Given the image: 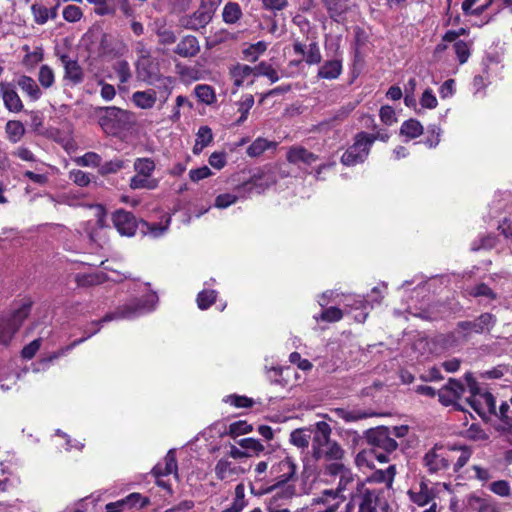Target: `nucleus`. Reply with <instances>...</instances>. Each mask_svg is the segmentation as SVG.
I'll list each match as a JSON object with an SVG mask.
<instances>
[{
    "instance_id": "4468645a",
    "label": "nucleus",
    "mask_w": 512,
    "mask_h": 512,
    "mask_svg": "<svg viewBox=\"0 0 512 512\" xmlns=\"http://www.w3.org/2000/svg\"><path fill=\"white\" fill-rule=\"evenodd\" d=\"M495 316L491 313H483L474 321H461L457 324L459 330L464 331L466 334L471 332L483 333L489 330L495 324Z\"/></svg>"
},
{
    "instance_id": "39448f33",
    "label": "nucleus",
    "mask_w": 512,
    "mask_h": 512,
    "mask_svg": "<svg viewBox=\"0 0 512 512\" xmlns=\"http://www.w3.org/2000/svg\"><path fill=\"white\" fill-rule=\"evenodd\" d=\"M32 302L28 301L22 304L13 313L0 317V343L8 345L17 331L20 329L23 321L29 316Z\"/></svg>"
},
{
    "instance_id": "9b49d317",
    "label": "nucleus",
    "mask_w": 512,
    "mask_h": 512,
    "mask_svg": "<svg viewBox=\"0 0 512 512\" xmlns=\"http://www.w3.org/2000/svg\"><path fill=\"white\" fill-rule=\"evenodd\" d=\"M214 472L218 480L230 482L245 473V470L228 458L223 457L215 464Z\"/></svg>"
},
{
    "instance_id": "423d86ee",
    "label": "nucleus",
    "mask_w": 512,
    "mask_h": 512,
    "mask_svg": "<svg viewBox=\"0 0 512 512\" xmlns=\"http://www.w3.org/2000/svg\"><path fill=\"white\" fill-rule=\"evenodd\" d=\"M378 136L361 132L356 135L355 142L341 157L344 165L352 166L362 163L368 156L370 148Z\"/></svg>"
},
{
    "instance_id": "864d4df0",
    "label": "nucleus",
    "mask_w": 512,
    "mask_h": 512,
    "mask_svg": "<svg viewBox=\"0 0 512 512\" xmlns=\"http://www.w3.org/2000/svg\"><path fill=\"white\" fill-rule=\"evenodd\" d=\"M476 512H501L499 503L492 499L476 498Z\"/></svg>"
},
{
    "instance_id": "09e8293b",
    "label": "nucleus",
    "mask_w": 512,
    "mask_h": 512,
    "mask_svg": "<svg viewBox=\"0 0 512 512\" xmlns=\"http://www.w3.org/2000/svg\"><path fill=\"white\" fill-rule=\"evenodd\" d=\"M198 99L206 104H211L215 99L214 90L209 85H197L194 89Z\"/></svg>"
},
{
    "instance_id": "c03bdc74",
    "label": "nucleus",
    "mask_w": 512,
    "mask_h": 512,
    "mask_svg": "<svg viewBox=\"0 0 512 512\" xmlns=\"http://www.w3.org/2000/svg\"><path fill=\"white\" fill-rule=\"evenodd\" d=\"M324 474L328 476H341L350 468L342 463V460H325Z\"/></svg>"
},
{
    "instance_id": "bf43d9fd",
    "label": "nucleus",
    "mask_w": 512,
    "mask_h": 512,
    "mask_svg": "<svg viewBox=\"0 0 512 512\" xmlns=\"http://www.w3.org/2000/svg\"><path fill=\"white\" fill-rule=\"evenodd\" d=\"M114 69L121 83L128 82L132 76L129 64L125 60L118 61L115 64Z\"/></svg>"
},
{
    "instance_id": "de8ad7c7",
    "label": "nucleus",
    "mask_w": 512,
    "mask_h": 512,
    "mask_svg": "<svg viewBox=\"0 0 512 512\" xmlns=\"http://www.w3.org/2000/svg\"><path fill=\"white\" fill-rule=\"evenodd\" d=\"M254 105V97L251 94L245 95L242 100L238 104V111L241 113V116L236 121L237 125L242 124L248 116L249 110Z\"/></svg>"
},
{
    "instance_id": "a18cd8bd",
    "label": "nucleus",
    "mask_w": 512,
    "mask_h": 512,
    "mask_svg": "<svg viewBox=\"0 0 512 512\" xmlns=\"http://www.w3.org/2000/svg\"><path fill=\"white\" fill-rule=\"evenodd\" d=\"M74 161L79 166L99 167L101 165L102 158L95 152H87L83 156L77 157Z\"/></svg>"
},
{
    "instance_id": "72a5a7b5",
    "label": "nucleus",
    "mask_w": 512,
    "mask_h": 512,
    "mask_svg": "<svg viewBox=\"0 0 512 512\" xmlns=\"http://www.w3.org/2000/svg\"><path fill=\"white\" fill-rule=\"evenodd\" d=\"M197 138L193 147L195 154L201 152L213 140L212 130L208 126H201L197 132Z\"/></svg>"
},
{
    "instance_id": "6ab92c4d",
    "label": "nucleus",
    "mask_w": 512,
    "mask_h": 512,
    "mask_svg": "<svg viewBox=\"0 0 512 512\" xmlns=\"http://www.w3.org/2000/svg\"><path fill=\"white\" fill-rule=\"evenodd\" d=\"M318 155L308 151L302 146H292L288 149L286 159L291 164L304 163L311 165L318 160Z\"/></svg>"
},
{
    "instance_id": "774afa93",
    "label": "nucleus",
    "mask_w": 512,
    "mask_h": 512,
    "mask_svg": "<svg viewBox=\"0 0 512 512\" xmlns=\"http://www.w3.org/2000/svg\"><path fill=\"white\" fill-rule=\"evenodd\" d=\"M453 47L460 63H465L470 55L467 43L462 40L456 41Z\"/></svg>"
},
{
    "instance_id": "2f4dec72",
    "label": "nucleus",
    "mask_w": 512,
    "mask_h": 512,
    "mask_svg": "<svg viewBox=\"0 0 512 512\" xmlns=\"http://www.w3.org/2000/svg\"><path fill=\"white\" fill-rule=\"evenodd\" d=\"M7 139L15 144L18 143L25 135L26 129L19 120H9L5 125Z\"/></svg>"
},
{
    "instance_id": "49530a36",
    "label": "nucleus",
    "mask_w": 512,
    "mask_h": 512,
    "mask_svg": "<svg viewBox=\"0 0 512 512\" xmlns=\"http://www.w3.org/2000/svg\"><path fill=\"white\" fill-rule=\"evenodd\" d=\"M38 81L43 88H50L55 81L53 69L48 65H42L39 69Z\"/></svg>"
},
{
    "instance_id": "ea45409f",
    "label": "nucleus",
    "mask_w": 512,
    "mask_h": 512,
    "mask_svg": "<svg viewBox=\"0 0 512 512\" xmlns=\"http://www.w3.org/2000/svg\"><path fill=\"white\" fill-rule=\"evenodd\" d=\"M275 143L270 142L264 138H257L252 144L247 148V154L250 157H258L263 154L270 147H274Z\"/></svg>"
},
{
    "instance_id": "5fc2aeb1",
    "label": "nucleus",
    "mask_w": 512,
    "mask_h": 512,
    "mask_svg": "<svg viewBox=\"0 0 512 512\" xmlns=\"http://www.w3.org/2000/svg\"><path fill=\"white\" fill-rule=\"evenodd\" d=\"M125 167V162L121 159H114L111 161H108L100 166L99 173L101 175H108L117 173L121 169Z\"/></svg>"
},
{
    "instance_id": "69168bd1",
    "label": "nucleus",
    "mask_w": 512,
    "mask_h": 512,
    "mask_svg": "<svg viewBox=\"0 0 512 512\" xmlns=\"http://www.w3.org/2000/svg\"><path fill=\"white\" fill-rule=\"evenodd\" d=\"M420 104L423 108L434 109L438 105L437 98L431 89H426L420 99Z\"/></svg>"
},
{
    "instance_id": "b1692460",
    "label": "nucleus",
    "mask_w": 512,
    "mask_h": 512,
    "mask_svg": "<svg viewBox=\"0 0 512 512\" xmlns=\"http://www.w3.org/2000/svg\"><path fill=\"white\" fill-rule=\"evenodd\" d=\"M314 437V424L293 430L290 433V442L301 449L308 448L310 439Z\"/></svg>"
},
{
    "instance_id": "7ed1b4c3",
    "label": "nucleus",
    "mask_w": 512,
    "mask_h": 512,
    "mask_svg": "<svg viewBox=\"0 0 512 512\" xmlns=\"http://www.w3.org/2000/svg\"><path fill=\"white\" fill-rule=\"evenodd\" d=\"M355 482V475L352 473L351 469H349L339 476V482L336 489H326L320 496L314 498L315 505L323 504L325 508L323 510L312 512H336L340 504L339 499L341 498L344 500L346 498L344 492L351 490Z\"/></svg>"
},
{
    "instance_id": "6e6552de",
    "label": "nucleus",
    "mask_w": 512,
    "mask_h": 512,
    "mask_svg": "<svg viewBox=\"0 0 512 512\" xmlns=\"http://www.w3.org/2000/svg\"><path fill=\"white\" fill-rule=\"evenodd\" d=\"M452 452L442 446L435 445L425 454L423 458L424 465L431 473L446 470L454 459Z\"/></svg>"
},
{
    "instance_id": "9d476101",
    "label": "nucleus",
    "mask_w": 512,
    "mask_h": 512,
    "mask_svg": "<svg viewBox=\"0 0 512 512\" xmlns=\"http://www.w3.org/2000/svg\"><path fill=\"white\" fill-rule=\"evenodd\" d=\"M383 491L365 488L361 490L358 512H377V509L386 508L387 503L383 500Z\"/></svg>"
},
{
    "instance_id": "f3484780",
    "label": "nucleus",
    "mask_w": 512,
    "mask_h": 512,
    "mask_svg": "<svg viewBox=\"0 0 512 512\" xmlns=\"http://www.w3.org/2000/svg\"><path fill=\"white\" fill-rule=\"evenodd\" d=\"M200 49L197 37L186 35L180 39L173 51L182 58H193L198 55Z\"/></svg>"
},
{
    "instance_id": "79ce46f5",
    "label": "nucleus",
    "mask_w": 512,
    "mask_h": 512,
    "mask_svg": "<svg viewBox=\"0 0 512 512\" xmlns=\"http://www.w3.org/2000/svg\"><path fill=\"white\" fill-rule=\"evenodd\" d=\"M267 49V44L263 41H259L255 44H251L248 48L243 50L245 59L250 62H255L261 54Z\"/></svg>"
},
{
    "instance_id": "ddd939ff",
    "label": "nucleus",
    "mask_w": 512,
    "mask_h": 512,
    "mask_svg": "<svg viewBox=\"0 0 512 512\" xmlns=\"http://www.w3.org/2000/svg\"><path fill=\"white\" fill-rule=\"evenodd\" d=\"M0 96L8 111L19 113L23 110V102L11 83L0 82Z\"/></svg>"
},
{
    "instance_id": "8fccbe9b",
    "label": "nucleus",
    "mask_w": 512,
    "mask_h": 512,
    "mask_svg": "<svg viewBox=\"0 0 512 512\" xmlns=\"http://www.w3.org/2000/svg\"><path fill=\"white\" fill-rule=\"evenodd\" d=\"M75 280L78 286L88 287L102 283L103 276L99 274H77Z\"/></svg>"
},
{
    "instance_id": "4c0bfd02",
    "label": "nucleus",
    "mask_w": 512,
    "mask_h": 512,
    "mask_svg": "<svg viewBox=\"0 0 512 512\" xmlns=\"http://www.w3.org/2000/svg\"><path fill=\"white\" fill-rule=\"evenodd\" d=\"M265 76L271 83H275L279 80L277 71L267 62H260L254 66V77Z\"/></svg>"
},
{
    "instance_id": "cd10ccee",
    "label": "nucleus",
    "mask_w": 512,
    "mask_h": 512,
    "mask_svg": "<svg viewBox=\"0 0 512 512\" xmlns=\"http://www.w3.org/2000/svg\"><path fill=\"white\" fill-rule=\"evenodd\" d=\"M333 412L338 418L346 422H355L375 415L373 412L360 409L346 410L344 408H336Z\"/></svg>"
},
{
    "instance_id": "c756f323",
    "label": "nucleus",
    "mask_w": 512,
    "mask_h": 512,
    "mask_svg": "<svg viewBox=\"0 0 512 512\" xmlns=\"http://www.w3.org/2000/svg\"><path fill=\"white\" fill-rule=\"evenodd\" d=\"M233 83L236 87L244 85L245 81L254 77V67L245 64H237L230 70Z\"/></svg>"
},
{
    "instance_id": "c9c22d12",
    "label": "nucleus",
    "mask_w": 512,
    "mask_h": 512,
    "mask_svg": "<svg viewBox=\"0 0 512 512\" xmlns=\"http://www.w3.org/2000/svg\"><path fill=\"white\" fill-rule=\"evenodd\" d=\"M239 446L245 449V452H250L252 456H259L264 450V445L255 438H243L238 441Z\"/></svg>"
},
{
    "instance_id": "20e7f679",
    "label": "nucleus",
    "mask_w": 512,
    "mask_h": 512,
    "mask_svg": "<svg viewBox=\"0 0 512 512\" xmlns=\"http://www.w3.org/2000/svg\"><path fill=\"white\" fill-rule=\"evenodd\" d=\"M133 167L136 174L130 179L131 189L154 190L159 186V180L152 177L156 165L151 158H137Z\"/></svg>"
},
{
    "instance_id": "473e14b6",
    "label": "nucleus",
    "mask_w": 512,
    "mask_h": 512,
    "mask_svg": "<svg viewBox=\"0 0 512 512\" xmlns=\"http://www.w3.org/2000/svg\"><path fill=\"white\" fill-rule=\"evenodd\" d=\"M247 505L248 502L245 499V487L240 483L235 487V497L231 505L222 512H242Z\"/></svg>"
},
{
    "instance_id": "0eeeda50",
    "label": "nucleus",
    "mask_w": 512,
    "mask_h": 512,
    "mask_svg": "<svg viewBox=\"0 0 512 512\" xmlns=\"http://www.w3.org/2000/svg\"><path fill=\"white\" fill-rule=\"evenodd\" d=\"M155 296H149V299H133L128 303L118 307L113 313L105 315L100 322H108L113 319H132L153 309V299Z\"/></svg>"
},
{
    "instance_id": "37998d69",
    "label": "nucleus",
    "mask_w": 512,
    "mask_h": 512,
    "mask_svg": "<svg viewBox=\"0 0 512 512\" xmlns=\"http://www.w3.org/2000/svg\"><path fill=\"white\" fill-rule=\"evenodd\" d=\"M253 430V426L246 421L239 420L229 425L228 431L226 432L232 438H236L240 435L250 433Z\"/></svg>"
},
{
    "instance_id": "338daca9",
    "label": "nucleus",
    "mask_w": 512,
    "mask_h": 512,
    "mask_svg": "<svg viewBox=\"0 0 512 512\" xmlns=\"http://www.w3.org/2000/svg\"><path fill=\"white\" fill-rule=\"evenodd\" d=\"M380 119L386 125H392L397 121L395 110L391 106H382L380 109Z\"/></svg>"
},
{
    "instance_id": "58836bf2",
    "label": "nucleus",
    "mask_w": 512,
    "mask_h": 512,
    "mask_svg": "<svg viewBox=\"0 0 512 512\" xmlns=\"http://www.w3.org/2000/svg\"><path fill=\"white\" fill-rule=\"evenodd\" d=\"M242 15L240 6L237 3L229 2L223 9V20L228 24L236 23Z\"/></svg>"
},
{
    "instance_id": "412c9836",
    "label": "nucleus",
    "mask_w": 512,
    "mask_h": 512,
    "mask_svg": "<svg viewBox=\"0 0 512 512\" xmlns=\"http://www.w3.org/2000/svg\"><path fill=\"white\" fill-rule=\"evenodd\" d=\"M466 401L479 414L482 413L484 408H486L489 413L496 414V400L488 391H484L477 398H467Z\"/></svg>"
},
{
    "instance_id": "f704fd0d",
    "label": "nucleus",
    "mask_w": 512,
    "mask_h": 512,
    "mask_svg": "<svg viewBox=\"0 0 512 512\" xmlns=\"http://www.w3.org/2000/svg\"><path fill=\"white\" fill-rule=\"evenodd\" d=\"M356 104L349 102L340 107L333 115L332 118L321 122L320 126H332L334 123H338L346 119L349 114L355 109Z\"/></svg>"
},
{
    "instance_id": "680f3d73",
    "label": "nucleus",
    "mask_w": 512,
    "mask_h": 512,
    "mask_svg": "<svg viewBox=\"0 0 512 512\" xmlns=\"http://www.w3.org/2000/svg\"><path fill=\"white\" fill-rule=\"evenodd\" d=\"M62 14L63 18L71 23L79 21L83 16L81 8L76 5L66 6Z\"/></svg>"
},
{
    "instance_id": "e433bc0d",
    "label": "nucleus",
    "mask_w": 512,
    "mask_h": 512,
    "mask_svg": "<svg viewBox=\"0 0 512 512\" xmlns=\"http://www.w3.org/2000/svg\"><path fill=\"white\" fill-rule=\"evenodd\" d=\"M400 133L413 139L423 133V127L418 120L409 119L402 124Z\"/></svg>"
},
{
    "instance_id": "c85d7f7f",
    "label": "nucleus",
    "mask_w": 512,
    "mask_h": 512,
    "mask_svg": "<svg viewBox=\"0 0 512 512\" xmlns=\"http://www.w3.org/2000/svg\"><path fill=\"white\" fill-rule=\"evenodd\" d=\"M156 92L154 90L136 91L132 95L133 103L141 109H151L156 103Z\"/></svg>"
},
{
    "instance_id": "603ef678",
    "label": "nucleus",
    "mask_w": 512,
    "mask_h": 512,
    "mask_svg": "<svg viewBox=\"0 0 512 512\" xmlns=\"http://www.w3.org/2000/svg\"><path fill=\"white\" fill-rule=\"evenodd\" d=\"M216 300L215 290H203L197 296V304L201 310L209 308Z\"/></svg>"
},
{
    "instance_id": "4be33fe9",
    "label": "nucleus",
    "mask_w": 512,
    "mask_h": 512,
    "mask_svg": "<svg viewBox=\"0 0 512 512\" xmlns=\"http://www.w3.org/2000/svg\"><path fill=\"white\" fill-rule=\"evenodd\" d=\"M293 50L295 54H299L305 57V62L308 65L319 64L322 60L319 46L316 42H312L308 46V51H305V45L299 41L294 42Z\"/></svg>"
},
{
    "instance_id": "5701e85b",
    "label": "nucleus",
    "mask_w": 512,
    "mask_h": 512,
    "mask_svg": "<svg viewBox=\"0 0 512 512\" xmlns=\"http://www.w3.org/2000/svg\"><path fill=\"white\" fill-rule=\"evenodd\" d=\"M408 495L410 500L418 506L428 505L435 498L433 489L423 481L420 482L418 490L410 489Z\"/></svg>"
},
{
    "instance_id": "393cba45",
    "label": "nucleus",
    "mask_w": 512,
    "mask_h": 512,
    "mask_svg": "<svg viewBox=\"0 0 512 512\" xmlns=\"http://www.w3.org/2000/svg\"><path fill=\"white\" fill-rule=\"evenodd\" d=\"M204 9L194 12L184 24V27L190 30H198L205 27L211 21L213 12L207 8Z\"/></svg>"
},
{
    "instance_id": "aec40b11",
    "label": "nucleus",
    "mask_w": 512,
    "mask_h": 512,
    "mask_svg": "<svg viewBox=\"0 0 512 512\" xmlns=\"http://www.w3.org/2000/svg\"><path fill=\"white\" fill-rule=\"evenodd\" d=\"M278 473H282L281 475H277L276 478L278 480V484H284L291 480L296 474V464L290 457H286L281 460L277 466H273L271 469V474L275 475Z\"/></svg>"
},
{
    "instance_id": "7c9ffc66",
    "label": "nucleus",
    "mask_w": 512,
    "mask_h": 512,
    "mask_svg": "<svg viewBox=\"0 0 512 512\" xmlns=\"http://www.w3.org/2000/svg\"><path fill=\"white\" fill-rule=\"evenodd\" d=\"M165 465L162 467L161 465H156L153 468V472L156 476H166L172 473H177V460L174 450H169L166 454L165 458Z\"/></svg>"
},
{
    "instance_id": "e2e57ef3",
    "label": "nucleus",
    "mask_w": 512,
    "mask_h": 512,
    "mask_svg": "<svg viewBox=\"0 0 512 512\" xmlns=\"http://www.w3.org/2000/svg\"><path fill=\"white\" fill-rule=\"evenodd\" d=\"M343 317L342 311L337 307H329L325 309L320 316V319L327 322H336Z\"/></svg>"
},
{
    "instance_id": "a19ab883",
    "label": "nucleus",
    "mask_w": 512,
    "mask_h": 512,
    "mask_svg": "<svg viewBox=\"0 0 512 512\" xmlns=\"http://www.w3.org/2000/svg\"><path fill=\"white\" fill-rule=\"evenodd\" d=\"M489 490L501 498H510L512 496V488L507 480L493 481L489 485Z\"/></svg>"
},
{
    "instance_id": "dca6fc26",
    "label": "nucleus",
    "mask_w": 512,
    "mask_h": 512,
    "mask_svg": "<svg viewBox=\"0 0 512 512\" xmlns=\"http://www.w3.org/2000/svg\"><path fill=\"white\" fill-rule=\"evenodd\" d=\"M464 390L460 381L450 378L447 384L438 390L439 401L445 406L452 405L461 397Z\"/></svg>"
},
{
    "instance_id": "052dcab7",
    "label": "nucleus",
    "mask_w": 512,
    "mask_h": 512,
    "mask_svg": "<svg viewBox=\"0 0 512 512\" xmlns=\"http://www.w3.org/2000/svg\"><path fill=\"white\" fill-rule=\"evenodd\" d=\"M123 499H124L128 509H131L136 506H138L139 508H142V507L146 506L147 504H149V499L147 497H143L139 493H131Z\"/></svg>"
},
{
    "instance_id": "13d9d810",
    "label": "nucleus",
    "mask_w": 512,
    "mask_h": 512,
    "mask_svg": "<svg viewBox=\"0 0 512 512\" xmlns=\"http://www.w3.org/2000/svg\"><path fill=\"white\" fill-rule=\"evenodd\" d=\"M396 469L394 465H390L386 470H379L374 473V479L378 482L387 483L388 487L392 485Z\"/></svg>"
},
{
    "instance_id": "4d7b16f0",
    "label": "nucleus",
    "mask_w": 512,
    "mask_h": 512,
    "mask_svg": "<svg viewBox=\"0 0 512 512\" xmlns=\"http://www.w3.org/2000/svg\"><path fill=\"white\" fill-rule=\"evenodd\" d=\"M469 294L473 297H486L490 300L496 299V294L493 290L485 283H480L473 287Z\"/></svg>"
},
{
    "instance_id": "f03ea898",
    "label": "nucleus",
    "mask_w": 512,
    "mask_h": 512,
    "mask_svg": "<svg viewBox=\"0 0 512 512\" xmlns=\"http://www.w3.org/2000/svg\"><path fill=\"white\" fill-rule=\"evenodd\" d=\"M98 112V123L108 135L116 136L121 131L130 129L136 123L134 113L115 106L101 107Z\"/></svg>"
},
{
    "instance_id": "a878e982",
    "label": "nucleus",
    "mask_w": 512,
    "mask_h": 512,
    "mask_svg": "<svg viewBox=\"0 0 512 512\" xmlns=\"http://www.w3.org/2000/svg\"><path fill=\"white\" fill-rule=\"evenodd\" d=\"M17 85L32 101L40 99L42 92L33 78L22 75L17 79Z\"/></svg>"
},
{
    "instance_id": "f257e3e1",
    "label": "nucleus",
    "mask_w": 512,
    "mask_h": 512,
    "mask_svg": "<svg viewBox=\"0 0 512 512\" xmlns=\"http://www.w3.org/2000/svg\"><path fill=\"white\" fill-rule=\"evenodd\" d=\"M332 428L325 421L314 424V437L312 438V457L317 460H343L345 450L331 438Z\"/></svg>"
},
{
    "instance_id": "2eb2a0df",
    "label": "nucleus",
    "mask_w": 512,
    "mask_h": 512,
    "mask_svg": "<svg viewBox=\"0 0 512 512\" xmlns=\"http://www.w3.org/2000/svg\"><path fill=\"white\" fill-rule=\"evenodd\" d=\"M61 63L64 67L63 79L71 85H78L84 80V71L77 60L71 59L68 55L60 56Z\"/></svg>"
},
{
    "instance_id": "1a4fd4ad",
    "label": "nucleus",
    "mask_w": 512,
    "mask_h": 512,
    "mask_svg": "<svg viewBox=\"0 0 512 512\" xmlns=\"http://www.w3.org/2000/svg\"><path fill=\"white\" fill-rule=\"evenodd\" d=\"M367 441L370 445L374 446L375 448L382 449L386 453H391L398 447V443L394 438H392L390 429L387 427L370 429L367 432Z\"/></svg>"
},
{
    "instance_id": "f8f14e48",
    "label": "nucleus",
    "mask_w": 512,
    "mask_h": 512,
    "mask_svg": "<svg viewBox=\"0 0 512 512\" xmlns=\"http://www.w3.org/2000/svg\"><path fill=\"white\" fill-rule=\"evenodd\" d=\"M113 224L121 235L133 236L137 229L135 216L123 209L117 210L112 216Z\"/></svg>"
},
{
    "instance_id": "6e6d98bb",
    "label": "nucleus",
    "mask_w": 512,
    "mask_h": 512,
    "mask_svg": "<svg viewBox=\"0 0 512 512\" xmlns=\"http://www.w3.org/2000/svg\"><path fill=\"white\" fill-rule=\"evenodd\" d=\"M69 179L80 187H85L90 184L91 177L89 173H86L82 170H71L69 172Z\"/></svg>"
},
{
    "instance_id": "0e129e2a",
    "label": "nucleus",
    "mask_w": 512,
    "mask_h": 512,
    "mask_svg": "<svg viewBox=\"0 0 512 512\" xmlns=\"http://www.w3.org/2000/svg\"><path fill=\"white\" fill-rule=\"evenodd\" d=\"M226 402L234 405L237 408H249L254 404L253 399L246 396L230 395L227 397Z\"/></svg>"
},
{
    "instance_id": "a211bd4d",
    "label": "nucleus",
    "mask_w": 512,
    "mask_h": 512,
    "mask_svg": "<svg viewBox=\"0 0 512 512\" xmlns=\"http://www.w3.org/2000/svg\"><path fill=\"white\" fill-rule=\"evenodd\" d=\"M152 31L157 35L158 42L161 45H171L177 40L174 31L167 26L164 18H156L151 24Z\"/></svg>"
},
{
    "instance_id": "3c124183",
    "label": "nucleus",
    "mask_w": 512,
    "mask_h": 512,
    "mask_svg": "<svg viewBox=\"0 0 512 512\" xmlns=\"http://www.w3.org/2000/svg\"><path fill=\"white\" fill-rule=\"evenodd\" d=\"M34 21L39 24H45L49 19V9L40 3H34L31 6Z\"/></svg>"
},
{
    "instance_id": "bb28decb",
    "label": "nucleus",
    "mask_w": 512,
    "mask_h": 512,
    "mask_svg": "<svg viewBox=\"0 0 512 512\" xmlns=\"http://www.w3.org/2000/svg\"><path fill=\"white\" fill-rule=\"evenodd\" d=\"M342 72V63L338 59L326 61L318 70L317 76L322 79H337Z\"/></svg>"
}]
</instances>
